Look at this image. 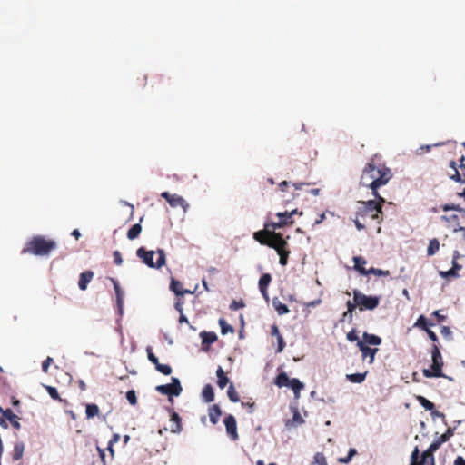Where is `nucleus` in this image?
Wrapping results in <instances>:
<instances>
[{"label":"nucleus","instance_id":"obj_1","mask_svg":"<svg viewBox=\"0 0 465 465\" xmlns=\"http://www.w3.org/2000/svg\"><path fill=\"white\" fill-rule=\"evenodd\" d=\"M392 177L390 168L383 163H376L375 158H371L366 164L361 176V185L370 188L376 199L385 202L379 193L378 189L385 185Z\"/></svg>","mask_w":465,"mask_h":465},{"label":"nucleus","instance_id":"obj_2","mask_svg":"<svg viewBox=\"0 0 465 465\" xmlns=\"http://www.w3.org/2000/svg\"><path fill=\"white\" fill-rule=\"evenodd\" d=\"M57 247L54 240L47 239L43 235L32 237L23 248L22 254H33L35 256H48Z\"/></svg>","mask_w":465,"mask_h":465},{"label":"nucleus","instance_id":"obj_3","mask_svg":"<svg viewBox=\"0 0 465 465\" xmlns=\"http://www.w3.org/2000/svg\"><path fill=\"white\" fill-rule=\"evenodd\" d=\"M381 200H369L359 202V206L356 211L357 218L365 221L367 218L377 220L378 223L382 221V203Z\"/></svg>","mask_w":465,"mask_h":465},{"label":"nucleus","instance_id":"obj_4","mask_svg":"<svg viewBox=\"0 0 465 465\" xmlns=\"http://www.w3.org/2000/svg\"><path fill=\"white\" fill-rule=\"evenodd\" d=\"M136 255L142 262L150 268L159 269L166 262L165 252L163 249L154 251H146L143 247H140L136 251Z\"/></svg>","mask_w":465,"mask_h":465},{"label":"nucleus","instance_id":"obj_5","mask_svg":"<svg viewBox=\"0 0 465 465\" xmlns=\"http://www.w3.org/2000/svg\"><path fill=\"white\" fill-rule=\"evenodd\" d=\"M431 358H432L431 370L424 369L422 371L423 375L426 378L445 377V375L442 373V366H443L442 356H441L439 347L435 344L433 345V348L431 351Z\"/></svg>","mask_w":465,"mask_h":465},{"label":"nucleus","instance_id":"obj_6","mask_svg":"<svg viewBox=\"0 0 465 465\" xmlns=\"http://www.w3.org/2000/svg\"><path fill=\"white\" fill-rule=\"evenodd\" d=\"M354 302L358 303L360 311L374 310L379 305V297L367 296L358 290L353 291Z\"/></svg>","mask_w":465,"mask_h":465},{"label":"nucleus","instance_id":"obj_7","mask_svg":"<svg viewBox=\"0 0 465 465\" xmlns=\"http://www.w3.org/2000/svg\"><path fill=\"white\" fill-rule=\"evenodd\" d=\"M276 242L271 244L270 248L274 249L280 256L279 262L282 266H285L288 263V258L290 255L289 244L286 240L283 239L282 234H275Z\"/></svg>","mask_w":465,"mask_h":465},{"label":"nucleus","instance_id":"obj_8","mask_svg":"<svg viewBox=\"0 0 465 465\" xmlns=\"http://www.w3.org/2000/svg\"><path fill=\"white\" fill-rule=\"evenodd\" d=\"M459 162V165L454 161L450 162V170L448 172V175L455 182L465 183V156H461Z\"/></svg>","mask_w":465,"mask_h":465},{"label":"nucleus","instance_id":"obj_9","mask_svg":"<svg viewBox=\"0 0 465 465\" xmlns=\"http://www.w3.org/2000/svg\"><path fill=\"white\" fill-rule=\"evenodd\" d=\"M155 390L163 394L169 396H179L183 391L182 385L178 378L173 377L172 382L164 385L156 386Z\"/></svg>","mask_w":465,"mask_h":465},{"label":"nucleus","instance_id":"obj_10","mask_svg":"<svg viewBox=\"0 0 465 465\" xmlns=\"http://www.w3.org/2000/svg\"><path fill=\"white\" fill-rule=\"evenodd\" d=\"M0 413H2V417H0V426L6 429L8 424L5 420H8L12 427L15 430H19L21 428L20 418L15 414L10 409L4 410L0 406Z\"/></svg>","mask_w":465,"mask_h":465},{"label":"nucleus","instance_id":"obj_11","mask_svg":"<svg viewBox=\"0 0 465 465\" xmlns=\"http://www.w3.org/2000/svg\"><path fill=\"white\" fill-rule=\"evenodd\" d=\"M275 234L281 233L264 228L263 230L255 232L253 233V238L261 244L271 247V244H274L276 242Z\"/></svg>","mask_w":465,"mask_h":465},{"label":"nucleus","instance_id":"obj_12","mask_svg":"<svg viewBox=\"0 0 465 465\" xmlns=\"http://www.w3.org/2000/svg\"><path fill=\"white\" fill-rule=\"evenodd\" d=\"M161 196L170 204L171 207L175 208L181 206L184 211L189 207L186 201L178 194H171L168 192H163Z\"/></svg>","mask_w":465,"mask_h":465},{"label":"nucleus","instance_id":"obj_13","mask_svg":"<svg viewBox=\"0 0 465 465\" xmlns=\"http://www.w3.org/2000/svg\"><path fill=\"white\" fill-rule=\"evenodd\" d=\"M223 423L225 425L226 432L230 439L233 441L239 439V434L237 431V422L233 415L228 414L224 420Z\"/></svg>","mask_w":465,"mask_h":465},{"label":"nucleus","instance_id":"obj_14","mask_svg":"<svg viewBox=\"0 0 465 465\" xmlns=\"http://www.w3.org/2000/svg\"><path fill=\"white\" fill-rule=\"evenodd\" d=\"M169 412H170V422H171L170 430L172 433L178 434L183 430L182 419L179 416V414L176 411H174L173 410L170 409Z\"/></svg>","mask_w":465,"mask_h":465},{"label":"nucleus","instance_id":"obj_15","mask_svg":"<svg viewBox=\"0 0 465 465\" xmlns=\"http://www.w3.org/2000/svg\"><path fill=\"white\" fill-rule=\"evenodd\" d=\"M357 347L361 352V358L364 361L367 358H370L369 362L372 363L375 358V355L378 351L377 348H370L369 346L365 345V342L359 341L357 344Z\"/></svg>","mask_w":465,"mask_h":465},{"label":"nucleus","instance_id":"obj_16","mask_svg":"<svg viewBox=\"0 0 465 465\" xmlns=\"http://www.w3.org/2000/svg\"><path fill=\"white\" fill-rule=\"evenodd\" d=\"M113 285H114V292H115V296H116V305L118 307V311H119V313L122 314L123 313V308H124V291L122 290L118 281L114 278H110Z\"/></svg>","mask_w":465,"mask_h":465},{"label":"nucleus","instance_id":"obj_17","mask_svg":"<svg viewBox=\"0 0 465 465\" xmlns=\"http://www.w3.org/2000/svg\"><path fill=\"white\" fill-rule=\"evenodd\" d=\"M272 282V276L269 273H264L261 276L259 280V289L265 300L269 299L268 295V286Z\"/></svg>","mask_w":465,"mask_h":465},{"label":"nucleus","instance_id":"obj_18","mask_svg":"<svg viewBox=\"0 0 465 465\" xmlns=\"http://www.w3.org/2000/svg\"><path fill=\"white\" fill-rule=\"evenodd\" d=\"M94 272L92 271H85L80 274L78 286L82 291H85L88 283L93 280Z\"/></svg>","mask_w":465,"mask_h":465},{"label":"nucleus","instance_id":"obj_19","mask_svg":"<svg viewBox=\"0 0 465 465\" xmlns=\"http://www.w3.org/2000/svg\"><path fill=\"white\" fill-rule=\"evenodd\" d=\"M170 290L177 296H183L185 293H193L190 290L183 289L182 283L173 278L171 280Z\"/></svg>","mask_w":465,"mask_h":465},{"label":"nucleus","instance_id":"obj_20","mask_svg":"<svg viewBox=\"0 0 465 465\" xmlns=\"http://www.w3.org/2000/svg\"><path fill=\"white\" fill-rule=\"evenodd\" d=\"M293 224V221H287V220H279L278 222H266L264 224V228L268 230H272V232H275L276 229H281L286 225H292Z\"/></svg>","mask_w":465,"mask_h":465},{"label":"nucleus","instance_id":"obj_21","mask_svg":"<svg viewBox=\"0 0 465 465\" xmlns=\"http://www.w3.org/2000/svg\"><path fill=\"white\" fill-rule=\"evenodd\" d=\"M208 414H209L210 421L213 424H217L219 421V419L222 415V410L217 404H213V406H211L209 408Z\"/></svg>","mask_w":465,"mask_h":465},{"label":"nucleus","instance_id":"obj_22","mask_svg":"<svg viewBox=\"0 0 465 465\" xmlns=\"http://www.w3.org/2000/svg\"><path fill=\"white\" fill-rule=\"evenodd\" d=\"M361 341L365 342V345H367V346L368 345L378 346L381 343V338L375 334L364 332L362 335Z\"/></svg>","mask_w":465,"mask_h":465},{"label":"nucleus","instance_id":"obj_23","mask_svg":"<svg viewBox=\"0 0 465 465\" xmlns=\"http://www.w3.org/2000/svg\"><path fill=\"white\" fill-rule=\"evenodd\" d=\"M216 376L218 387L220 389H224L225 386L229 383V379L221 366H219L216 371Z\"/></svg>","mask_w":465,"mask_h":465},{"label":"nucleus","instance_id":"obj_24","mask_svg":"<svg viewBox=\"0 0 465 465\" xmlns=\"http://www.w3.org/2000/svg\"><path fill=\"white\" fill-rule=\"evenodd\" d=\"M287 387L293 391L295 398H299L301 391L304 388V384L300 380L292 378L290 380Z\"/></svg>","mask_w":465,"mask_h":465},{"label":"nucleus","instance_id":"obj_25","mask_svg":"<svg viewBox=\"0 0 465 465\" xmlns=\"http://www.w3.org/2000/svg\"><path fill=\"white\" fill-rule=\"evenodd\" d=\"M354 269L362 275H367V271L364 265L367 263L366 260L361 256L353 257Z\"/></svg>","mask_w":465,"mask_h":465},{"label":"nucleus","instance_id":"obj_26","mask_svg":"<svg viewBox=\"0 0 465 465\" xmlns=\"http://www.w3.org/2000/svg\"><path fill=\"white\" fill-rule=\"evenodd\" d=\"M272 306L279 315L286 314L290 312L288 306L282 303L279 299L274 298L272 300Z\"/></svg>","mask_w":465,"mask_h":465},{"label":"nucleus","instance_id":"obj_27","mask_svg":"<svg viewBox=\"0 0 465 465\" xmlns=\"http://www.w3.org/2000/svg\"><path fill=\"white\" fill-rule=\"evenodd\" d=\"M203 399L206 402H212L214 400V391L211 384H206L202 391Z\"/></svg>","mask_w":465,"mask_h":465},{"label":"nucleus","instance_id":"obj_28","mask_svg":"<svg viewBox=\"0 0 465 465\" xmlns=\"http://www.w3.org/2000/svg\"><path fill=\"white\" fill-rule=\"evenodd\" d=\"M25 450V444L23 442H17L14 446L12 457L14 460H19L22 459Z\"/></svg>","mask_w":465,"mask_h":465},{"label":"nucleus","instance_id":"obj_29","mask_svg":"<svg viewBox=\"0 0 465 465\" xmlns=\"http://www.w3.org/2000/svg\"><path fill=\"white\" fill-rule=\"evenodd\" d=\"M304 422L302 417L301 416L298 410H294L293 416L292 420H288L286 421V427L297 426L302 424Z\"/></svg>","mask_w":465,"mask_h":465},{"label":"nucleus","instance_id":"obj_30","mask_svg":"<svg viewBox=\"0 0 465 465\" xmlns=\"http://www.w3.org/2000/svg\"><path fill=\"white\" fill-rule=\"evenodd\" d=\"M100 410L99 407L94 403L86 404L85 414L87 419H92L97 415H99Z\"/></svg>","mask_w":465,"mask_h":465},{"label":"nucleus","instance_id":"obj_31","mask_svg":"<svg viewBox=\"0 0 465 465\" xmlns=\"http://www.w3.org/2000/svg\"><path fill=\"white\" fill-rule=\"evenodd\" d=\"M290 380L291 378H289L285 372H282L277 375L274 383L280 388L287 387L289 385Z\"/></svg>","mask_w":465,"mask_h":465},{"label":"nucleus","instance_id":"obj_32","mask_svg":"<svg viewBox=\"0 0 465 465\" xmlns=\"http://www.w3.org/2000/svg\"><path fill=\"white\" fill-rule=\"evenodd\" d=\"M142 232L140 223L134 224L127 232V238L129 240L136 239Z\"/></svg>","mask_w":465,"mask_h":465},{"label":"nucleus","instance_id":"obj_33","mask_svg":"<svg viewBox=\"0 0 465 465\" xmlns=\"http://www.w3.org/2000/svg\"><path fill=\"white\" fill-rule=\"evenodd\" d=\"M440 249V242L438 239H431L429 242V246L427 248V255L432 256L434 255Z\"/></svg>","mask_w":465,"mask_h":465},{"label":"nucleus","instance_id":"obj_34","mask_svg":"<svg viewBox=\"0 0 465 465\" xmlns=\"http://www.w3.org/2000/svg\"><path fill=\"white\" fill-rule=\"evenodd\" d=\"M346 306H347V311L343 313V318L344 319L349 318L350 320H351L352 313L355 311V309L358 307V303H356V302H354V300L352 302L349 300L346 302Z\"/></svg>","mask_w":465,"mask_h":465},{"label":"nucleus","instance_id":"obj_35","mask_svg":"<svg viewBox=\"0 0 465 465\" xmlns=\"http://www.w3.org/2000/svg\"><path fill=\"white\" fill-rule=\"evenodd\" d=\"M367 371L364 373H353V374H348L347 380L353 383H361L364 381L366 378Z\"/></svg>","mask_w":465,"mask_h":465},{"label":"nucleus","instance_id":"obj_36","mask_svg":"<svg viewBox=\"0 0 465 465\" xmlns=\"http://www.w3.org/2000/svg\"><path fill=\"white\" fill-rule=\"evenodd\" d=\"M411 465H424V459L420 456V451L418 447L414 449L411 453Z\"/></svg>","mask_w":465,"mask_h":465},{"label":"nucleus","instance_id":"obj_37","mask_svg":"<svg viewBox=\"0 0 465 465\" xmlns=\"http://www.w3.org/2000/svg\"><path fill=\"white\" fill-rule=\"evenodd\" d=\"M419 403L427 411H434L435 405L433 402L430 401L428 399H426L423 396H417L416 397Z\"/></svg>","mask_w":465,"mask_h":465},{"label":"nucleus","instance_id":"obj_38","mask_svg":"<svg viewBox=\"0 0 465 465\" xmlns=\"http://www.w3.org/2000/svg\"><path fill=\"white\" fill-rule=\"evenodd\" d=\"M219 325L221 327V332L223 335L228 332H230V333L234 332L233 327L231 326L230 324H228L227 322L225 321V319H223V318L219 319Z\"/></svg>","mask_w":465,"mask_h":465},{"label":"nucleus","instance_id":"obj_39","mask_svg":"<svg viewBox=\"0 0 465 465\" xmlns=\"http://www.w3.org/2000/svg\"><path fill=\"white\" fill-rule=\"evenodd\" d=\"M227 395L232 402H238L240 401L238 392L232 383H231L228 387Z\"/></svg>","mask_w":465,"mask_h":465},{"label":"nucleus","instance_id":"obj_40","mask_svg":"<svg viewBox=\"0 0 465 465\" xmlns=\"http://www.w3.org/2000/svg\"><path fill=\"white\" fill-rule=\"evenodd\" d=\"M146 352H147L148 360L154 365L155 369L157 370L158 366H160L161 363L159 362L158 358L153 352V349L151 346H148L146 348Z\"/></svg>","mask_w":465,"mask_h":465},{"label":"nucleus","instance_id":"obj_41","mask_svg":"<svg viewBox=\"0 0 465 465\" xmlns=\"http://www.w3.org/2000/svg\"><path fill=\"white\" fill-rule=\"evenodd\" d=\"M201 336L203 338V343L212 344L217 340V336L213 332H203Z\"/></svg>","mask_w":465,"mask_h":465},{"label":"nucleus","instance_id":"obj_42","mask_svg":"<svg viewBox=\"0 0 465 465\" xmlns=\"http://www.w3.org/2000/svg\"><path fill=\"white\" fill-rule=\"evenodd\" d=\"M440 219L451 226L459 224V216L457 214L442 215Z\"/></svg>","mask_w":465,"mask_h":465},{"label":"nucleus","instance_id":"obj_43","mask_svg":"<svg viewBox=\"0 0 465 465\" xmlns=\"http://www.w3.org/2000/svg\"><path fill=\"white\" fill-rule=\"evenodd\" d=\"M312 465H328L324 454L322 452H317L313 457Z\"/></svg>","mask_w":465,"mask_h":465},{"label":"nucleus","instance_id":"obj_44","mask_svg":"<svg viewBox=\"0 0 465 465\" xmlns=\"http://www.w3.org/2000/svg\"><path fill=\"white\" fill-rule=\"evenodd\" d=\"M440 208L444 211V212H447V211H459L460 213H462L463 216H465V209L463 208H460L459 205H455V204H444V205H441Z\"/></svg>","mask_w":465,"mask_h":465},{"label":"nucleus","instance_id":"obj_45","mask_svg":"<svg viewBox=\"0 0 465 465\" xmlns=\"http://www.w3.org/2000/svg\"><path fill=\"white\" fill-rule=\"evenodd\" d=\"M414 326L420 327L426 331L427 330H429L427 318L423 315H420L418 318L417 322H415Z\"/></svg>","mask_w":465,"mask_h":465},{"label":"nucleus","instance_id":"obj_46","mask_svg":"<svg viewBox=\"0 0 465 465\" xmlns=\"http://www.w3.org/2000/svg\"><path fill=\"white\" fill-rule=\"evenodd\" d=\"M49 396L53 399V400H55V401H62V399L60 398L59 396V393L56 390V388L54 387H52V386H46L45 387Z\"/></svg>","mask_w":465,"mask_h":465},{"label":"nucleus","instance_id":"obj_47","mask_svg":"<svg viewBox=\"0 0 465 465\" xmlns=\"http://www.w3.org/2000/svg\"><path fill=\"white\" fill-rule=\"evenodd\" d=\"M346 338L351 342L357 341V344L359 343V341H361V340H360L357 331L355 329H352L351 331H350L347 333Z\"/></svg>","mask_w":465,"mask_h":465},{"label":"nucleus","instance_id":"obj_48","mask_svg":"<svg viewBox=\"0 0 465 465\" xmlns=\"http://www.w3.org/2000/svg\"><path fill=\"white\" fill-rule=\"evenodd\" d=\"M368 274H374V275H377V276H388L389 275V271H383V270H381V269H376L374 267H371V268H370L367 271V275Z\"/></svg>","mask_w":465,"mask_h":465},{"label":"nucleus","instance_id":"obj_49","mask_svg":"<svg viewBox=\"0 0 465 465\" xmlns=\"http://www.w3.org/2000/svg\"><path fill=\"white\" fill-rule=\"evenodd\" d=\"M453 435V430L449 428L445 433H443L441 436L438 438L440 443H444L448 441Z\"/></svg>","mask_w":465,"mask_h":465},{"label":"nucleus","instance_id":"obj_50","mask_svg":"<svg viewBox=\"0 0 465 465\" xmlns=\"http://www.w3.org/2000/svg\"><path fill=\"white\" fill-rule=\"evenodd\" d=\"M157 371H159L160 373L163 374V375H170L173 371V369L170 365L168 364H162L160 366H158Z\"/></svg>","mask_w":465,"mask_h":465},{"label":"nucleus","instance_id":"obj_51","mask_svg":"<svg viewBox=\"0 0 465 465\" xmlns=\"http://www.w3.org/2000/svg\"><path fill=\"white\" fill-rule=\"evenodd\" d=\"M126 399L131 405H135L137 403L136 393L134 390H130L126 392Z\"/></svg>","mask_w":465,"mask_h":465},{"label":"nucleus","instance_id":"obj_52","mask_svg":"<svg viewBox=\"0 0 465 465\" xmlns=\"http://www.w3.org/2000/svg\"><path fill=\"white\" fill-rule=\"evenodd\" d=\"M297 213V209L292 211V212H284V213H278L276 216L278 218L285 217V220L287 221H293L292 215Z\"/></svg>","mask_w":465,"mask_h":465},{"label":"nucleus","instance_id":"obj_53","mask_svg":"<svg viewBox=\"0 0 465 465\" xmlns=\"http://www.w3.org/2000/svg\"><path fill=\"white\" fill-rule=\"evenodd\" d=\"M54 362V360L52 357H47L43 362H42V371L45 373H48L49 366Z\"/></svg>","mask_w":465,"mask_h":465},{"label":"nucleus","instance_id":"obj_54","mask_svg":"<svg viewBox=\"0 0 465 465\" xmlns=\"http://www.w3.org/2000/svg\"><path fill=\"white\" fill-rule=\"evenodd\" d=\"M245 306L244 302L241 301L233 300L232 303L230 304V309L232 311H236L238 309L243 308Z\"/></svg>","mask_w":465,"mask_h":465},{"label":"nucleus","instance_id":"obj_55","mask_svg":"<svg viewBox=\"0 0 465 465\" xmlns=\"http://www.w3.org/2000/svg\"><path fill=\"white\" fill-rule=\"evenodd\" d=\"M119 438L120 437H119L118 434H114L113 438L109 440V444H108V448L107 449L111 452L112 455L114 454L113 445L119 440Z\"/></svg>","mask_w":465,"mask_h":465},{"label":"nucleus","instance_id":"obj_56","mask_svg":"<svg viewBox=\"0 0 465 465\" xmlns=\"http://www.w3.org/2000/svg\"><path fill=\"white\" fill-rule=\"evenodd\" d=\"M441 445L442 443H440L439 440L436 439L428 448V452H435Z\"/></svg>","mask_w":465,"mask_h":465},{"label":"nucleus","instance_id":"obj_57","mask_svg":"<svg viewBox=\"0 0 465 465\" xmlns=\"http://www.w3.org/2000/svg\"><path fill=\"white\" fill-rule=\"evenodd\" d=\"M113 256H114V262L116 264V265H121L123 263V259H122V255H121V252L119 251H114L113 252Z\"/></svg>","mask_w":465,"mask_h":465},{"label":"nucleus","instance_id":"obj_58","mask_svg":"<svg viewBox=\"0 0 465 465\" xmlns=\"http://www.w3.org/2000/svg\"><path fill=\"white\" fill-rule=\"evenodd\" d=\"M183 300L181 297H178L174 303V308L180 314L183 312Z\"/></svg>","mask_w":465,"mask_h":465},{"label":"nucleus","instance_id":"obj_59","mask_svg":"<svg viewBox=\"0 0 465 465\" xmlns=\"http://www.w3.org/2000/svg\"><path fill=\"white\" fill-rule=\"evenodd\" d=\"M440 274L445 278L458 276V272L455 271V268H450L447 272H441Z\"/></svg>","mask_w":465,"mask_h":465},{"label":"nucleus","instance_id":"obj_60","mask_svg":"<svg viewBox=\"0 0 465 465\" xmlns=\"http://www.w3.org/2000/svg\"><path fill=\"white\" fill-rule=\"evenodd\" d=\"M277 341H278V347H277L276 352H282L286 345L284 342L283 337L282 335H279Z\"/></svg>","mask_w":465,"mask_h":465},{"label":"nucleus","instance_id":"obj_61","mask_svg":"<svg viewBox=\"0 0 465 465\" xmlns=\"http://www.w3.org/2000/svg\"><path fill=\"white\" fill-rule=\"evenodd\" d=\"M459 256V253L457 251L454 252V257H453V261H452V268H455V271L458 272L459 270L461 269V265H460L456 259L458 258Z\"/></svg>","mask_w":465,"mask_h":465},{"label":"nucleus","instance_id":"obj_62","mask_svg":"<svg viewBox=\"0 0 465 465\" xmlns=\"http://www.w3.org/2000/svg\"><path fill=\"white\" fill-rule=\"evenodd\" d=\"M271 334L272 336H275L276 339H278L279 335H282L280 333V331H279V328L276 324H273L272 327H271Z\"/></svg>","mask_w":465,"mask_h":465},{"label":"nucleus","instance_id":"obj_63","mask_svg":"<svg viewBox=\"0 0 465 465\" xmlns=\"http://www.w3.org/2000/svg\"><path fill=\"white\" fill-rule=\"evenodd\" d=\"M361 218H355V220L353 221L354 222V224L356 226V228L361 231V230H363L365 228V225L360 221Z\"/></svg>","mask_w":465,"mask_h":465},{"label":"nucleus","instance_id":"obj_64","mask_svg":"<svg viewBox=\"0 0 465 465\" xmlns=\"http://www.w3.org/2000/svg\"><path fill=\"white\" fill-rule=\"evenodd\" d=\"M454 465H465V460L461 456H458L454 460Z\"/></svg>","mask_w":465,"mask_h":465}]
</instances>
